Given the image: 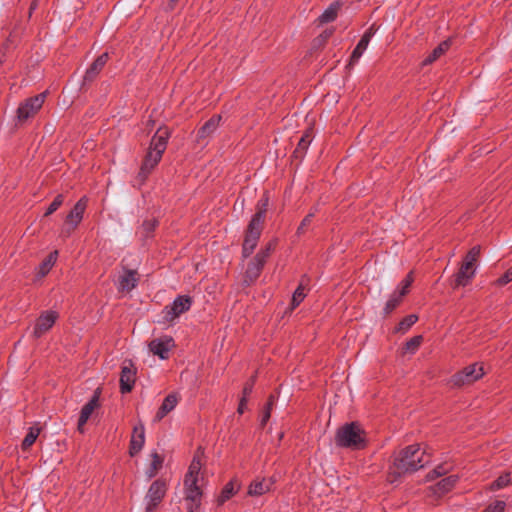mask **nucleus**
Instances as JSON below:
<instances>
[{"mask_svg":"<svg viewBox=\"0 0 512 512\" xmlns=\"http://www.w3.org/2000/svg\"><path fill=\"white\" fill-rule=\"evenodd\" d=\"M431 461L430 454L419 445H411L399 452L393 461V473L400 476L423 468Z\"/></svg>","mask_w":512,"mask_h":512,"instance_id":"f257e3e1","label":"nucleus"},{"mask_svg":"<svg viewBox=\"0 0 512 512\" xmlns=\"http://www.w3.org/2000/svg\"><path fill=\"white\" fill-rule=\"evenodd\" d=\"M367 442L365 431L355 422L347 423L340 427L335 435V443L338 447L349 449H362Z\"/></svg>","mask_w":512,"mask_h":512,"instance_id":"f03ea898","label":"nucleus"},{"mask_svg":"<svg viewBox=\"0 0 512 512\" xmlns=\"http://www.w3.org/2000/svg\"><path fill=\"white\" fill-rule=\"evenodd\" d=\"M170 132L168 129L159 128L153 136L149 151L141 166V175L146 176L158 164L162 158V154L166 150Z\"/></svg>","mask_w":512,"mask_h":512,"instance_id":"7ed1b4c3","label":"nucleus"},{"mask_svg":"<svg viewBox=\"0 0 512 512\" xmlns=\"http://www.w3.org/2000/svg\"><path fill=\"white\" fill-rule=\"evenodd\" d=\"M192 305V298L187 295H179L174 301L164 307L162 317L165 322H172L181 314L188 311Z\"/></svg>","mask_w":512,"mask_h":512,"instance_id":"20e7f679","label":"nucleus"},{"mask_svg":"<svg viewBox=\"0 0 512 512\" xmlns=\"http://www.w3.org/2000/svg\"><path fill=\"white\" fill-rule=\"evenodd\" d=\"M47 92H42L34 97L26 99L17 109L18 121L24 122L33 117L43 106Z\"/></svg>","mask_w":512,"mask_h":512,"instance_id":"39448f33","label":"nucleus"},{"mask_svg":"<svg viewBox=\"0 0 512 512\" xmlns=\"http://www.w3.org/2000/svg\"><path fill=\"white\" fill-rule=\"evenodd\" d=\"M87 206V199L85 197L81 198L71 211L68 213L65 225L62 229V236L68 237L72 231L79 225V223L83 219V215Z\"/></svg>","mask_w":512,"mask_h":512,"instance_id":"423d86ee","label":"nucleus"},{"mask_svg":"<svg viewBox=\"0 0 512 512\" xmlns=\"http://www.w3.org/2000/svg\"><path fill=\"white\" fill-rule=\"evenodd\" d=\"M167 491L166 482L164 480H155L145 496L146 511L153 512V510L160 504Z\"/></svg>","mask_w":512,"mask_h":512,"instance_id":"0eeeda50","label":"nucleus"},{"mask_svg":"<svg viewBox=\"0 0 512 512\" xmlns=\"http://www.w3.org/2000/svg\"><path fill=\"white\" fill-rule=\"evenodd\" d=\"M483 374V367L474 363L452 376L451 382L455 386H463L477 381L483 376Z\"/></svg>","mask_w":512,"mask_h":512,"instance_id":"6e6552de","label":"nucleus"},{"mask_svg":"<svg viewBox=\"0 0 512 512\" xmlns=\"http://www.w3.org/2000/svg\"><path fill=\"white\" fill-rule=\"evenodd\" d=\"M57 319L58 313L56 311L48 310L42 312L34 325L32 332L33 337L40 338L43 334L52 328Z\"/></svg>","mask_w":512,"mask_h":512,"instance_id":"1a4fd4ad","label":"nucleus"},{"mask_svg":"<svg viewBox=\"0 0 512 512\" xmlns=\"http://www.w3.org/2000/svg\"><path fill=\"white\" fill-rule=\"evenodd\" d=\"M185 501L187 502V512H199L201 505L202 491L198 482L189 485L184 481Z\"/></svg>","mask_w":512,"mask_h":512,"instance_id":"9d476101","label":"nucleus"},{"mask_svg":"<svg viewBox=\"0 0 512 512\" xmlns=\"http://www.w3.org/2000/svg\"><path fill=\"white\" fill-rule=\"evenodd\" d=\"M174 346V340L170 336H164L161 338H157L152 340L149 343V349L154 354L159 356L160 359H167L169 356V352Z\"/></svg>","mask_w":512,"mask_h":512,"instance_id":"9b49d317","label":"nucleus"},{"mask_svg":"<svg viewBox=\"0 0 512 512\" xmlns=\"http://www.w3.org/2000/svg\"><path fill=\"white\" fill-rule=\"evenodd\" d=\"M477 267L471 266L469 263H462L459 271L455 274L452 287L457 289L459 287L467 286L476 274Z\"/></svg>","mask_w":512,"mask_h":512,"instance_id":"f8f14e48","label":"nucleus"},{"mask_svg":"<svg viewBox=\"0 0 512 512\" xmlns=\"http://www.w3.org/2000/svg\"><path fill=\"white\" fill-rule=\"evenodd\" d=\"M99 397L100 393L98 390H96L91 397V399L82 407L80 416L78 419V431L80 433L84 432V426L87 423L88 419L92 415L93 411L98 407L99 405Z\"/></svg>","mask_w":512,"mask_h":512,"instance_id":"ddd939ff","label":"nucleus"},{"mask_svg":"<svg viewBox=\"0 0 512 512\" xmlns=\"http://www.w3.org/2000/svg\"><path fill=\"white\" fill-rule=\"evenodd\" d=\"M145 443V428L143 424L134 426L129 453L131 456H135L141 451Z\"/></svg>","mask_w":512,"mask_h":512,"instance_id":"4468645a","label":"nucleus"},{"mask_svg":"<svg viewBox=\"0 0 512 512\" xmlns=\"http://www.w3.org/2000/svg\"><path fill=\"white\" fill-rule=\"evenodd\" d=\"M138 277L135 270H124L119 276L117 285L120 291L129 292L137 286Z\"/></svg>","mask_w":512,"mask_h":512,"instance_id":"2eb2a0df","label":"nucleus"},{"mask_svg":"<svg viewBox=\"0 0 512 512\" xmlns=\"http://www.w3.org/2000/svg\"><path fill=\"white\" fill-rule=\"evenodd\" d=\"M274 484V480L272 478H263V479H257L254 480L250 485L248 489V494L250 496H261L267 492H269L272 489V486Z\"/></svg>","mask_w":512,"mask_h":512,"instance_id":"dca6fc26","label":"nucleus"},{"mask_svg":"<svg viewBox=\"0 0 512 512\" xmlns=\"http://www.w3.org/2000/svg\"><path fill=\"white\" fill-rule=\"evenodd\" d=\"M221 121V116H213L210 118L199 130L197 133V140L200 143L202 140L207 139L217 130L219 123Z\"/></svg>","mask_w":512,"mask_h":512,"instance_id":"f3484780","label":"nucleus"},{"mask_svg":"<svg viewBox=\"0 0 512 512\" xmlns=\"http://www.w3.org/2000/svg\"><path fill=\"white\" fill-rule=\"evenodd\" d=\"M135 383V371L131 368V365H124L120 375L121 392L128 393L132 390Z\"/></svg>","mask_w":512,"mask_h":512,"instance_id":"a211bd4d","label":"nucleus"},{"mask_svg":"<svg viewBox=\"0 0 512 512\" xmlns=\"http://www.w3.org/2000/svg\"><path fill=\"white\" fill-rule=\"evenodd\" d=\"M458 481L457 475H450L445 478H442L438 481L434 486L431 487L432 492L436 496H441L447 492H449Z\"/></svg>","mask_w":512,"mask_h":512,"instance_id":"6ab92c4d","label":"nucleus"},{"mask_svg":"<svg viewBox=\"0 0 512 512\" xmlns=\"http://www.w3.org/2000/svg\"><path fill=\"white\" fill-rule=\"evenodd\" d=\"M108 60V53L101 54L87 69L84 75V82L92 81L103 69Z\"/></svg>","mask_w":512,"mask_h":512,"instance_id":"aec40b11","label":"nucleus"},{"mask_svg":"<svg viewBox=\"0 0 512 512\" xmlns=\"http://www.w3.org/2000/svg\"><path fill=\"white\" fill-rule=\"evenodd\" d=\"M178 403V396L175 393H171L168 396L165 397L163 400L162 405L158 409L156 415H155V421L162 420L169 412L174 410Z\"/></svg>","mask_w":512,"mask_h":512,"instance_id":"412c9836","label":"nucleus"},{"mask_svg":"<svg viewBox=\"0 0 512 512\" xmlns=\"http://www.w3.org/2000/svg\"><path fill=\"white\" fill-rule=\"evenodd\" d=\"M263 267L264 265L262 263H258V260L253 258L247 266L245 281L249 283L254 282L259 277Z\"/></svg>","mask_w":512,"mask_h":512,"instance_id":"4be33fe9","label":"nucleus"},{"mask_svg":"<svg viewBox=\"0 0 512 512\" xmlns=\"http://www.w3.org/2000/svg\"><path fill=\"white\" fill-rule=\"evenodd\" d=\"M340 7L341 5L338 1L331 3L319 16V21L321 23H330L334 21L338 15Z\"/></svg>","mask_w":512,"mask_h":512,"instance_id":"5701e85b","label":"nucleus"},{"mask_svg":"<svg viewBox=\"0 0 512 512\" xmlns=\"http://www.w3.org/2000/svg\"><path fill=\"white\" fill-rule=\"evenodd\" d=\"M58 257V251L51 252L47 258H45L42 263L38 267L37 275L39 277H44L49 273L51 268L54 266Z\"/></svg>","mask_w":512,"mask_h":512,"instance_id":"b1692460","label":"nucleus"},{"mask_svg":"<svg viewBox=\"0 0 512 512\" xmlns=\"http://www.w3.org/2000/svg\"><path fill=\"white\" fill-rule=\"evenodd\" d=\"M268 197L264 195L257 203L256 206V213L252 217V221H255L256 223H263L265 221V216L267 212L268 207Z\"/></svg>","mask_w":512,"mask_h":512,"instance_id":"393cba45","label":"nucleus"},{"mask_svg":"<svg viewBox=\"0 0 512 512\" xmlns=\"http://www.w3.org/2000/svg\"><path fill=\"white\" fill-rule=\"evenodd\" d=\"M151 457L152 461L145 472L148 479H152L156 475L157 471L162 468L164 461L163 457L160 456L156 451L151 453Z\"/></svg>","mask_w":512,"mask_h":512,"instance_id":"a878e982","label":"nucleus"},{"mask_svg":"<svg viewBox=\"0 0 512 512\" xmlns=\"http://www.w3.org/2000/svg\"><path fill=\"white\" fill-rule=\"evenodd\" d=\"M201 469V463L198 459L194 458L189 466L188 472L185 476L184 481L189 485H192L194 482H198L199 474Z\"/></svg>","mask_w":512,"mask_h":512,"instance_id":"bb28decb","label":"nucleus"},{"mask_svg":"<svg viewBox=\"0 0 512 512\" xmlns=\"http://www.w3.org/2000/svg\"><path fill=\"white\" fill-rule=\"evenodd\" d=\"M403 293H398L397 291H394L388 298V300L385 303V306L383 308V312L385 315L390 314L402 301Z\"/></svg>","mask_w":512,"mask_h":512,"instance_id":"cd10ccee","label":"nucleus"},{"mask_svg":"<svg viewBox=\"0 0 512 512\" xmlns=\"http://www.w3.org/2000/svg\"><path fill=\"white\" fill-rule=\"evenodd\" d=\"M262 230L263 223H256L255 221L251 220L248 224L245 238L258 241L261 236Z\"/></svg>","mask_w":512,"mask_h":512,"instance_id":"c85d7f7f","label":"nucleus"},{"mask_svg":"<svg viewBox=\"0 0 512 512\" xmlns=\"http://www.w3.org/2000/svg\"><path fill=\"white\" fill-rule=\"evenodd\" d=\"M41 429L39 427H30L27 435L22 441V449L26 450L30 448L38 438Z\"/></svg>","mask_w":512,"mask_h":512,"instance_id":"c756f323","label":"nucleus"},{"mask_svg":"<svg viewBox=\"0 0 512 512\" xmlns=\"http://www.w3.org/2000/svg\"><path fill=\"white\" fill-rule=\"evenodd\" d=\"M235 494V488H234V484L232 481H230L229 483H227L220 495L218 496L217 498V503L218 505H223L227 500H229L233 495Z\"/></svg>","mask_w":512,"mask_h":512,"instance_id":"7c9ffc66","label":"nucleus"},{"mask_svg":"<svg viewBox=\"0 0 512 512\" xmlns=\"http://www.w3.org/2000/svg\"><path fill=\"white\" fill-rule=\"evenodd\" d=\"M512 483V472H506L500 475L492 484V490L502 489Z\"/></svg>","mask_w":512,"mask_h":512,"instance_id":"2f4dec72","label":"nucleus"},{"mask_svg":"<svg viewBox=\"0 0 512 512\" xmlns=\"http://www.w3.org/2000/svg\"><path fill=\"white\" fill-rule=\"evenodd\" d=\"M274 243L270 242L268 243L264 248L259 250L257 254L255 255V259L258 260V263H262L265 265L267 259L269 258L270 254L274 250Z\"/></svg>","mask_w":512,"mask_h":512,"instance_id":"473e14b6","label":"nucleus"},{"mask_svg":"<svg viewBox=\"0 0 512 512\" xmlns=\"http://www.w3.org/2000/svg\"><path fill=\"white\" fill-rule=\"evenodd\" d=\"M418 320V317L417 315L415 314H410L408 316H406L399 324L398 326L396 327V331L397 332H406L409 330V328L411 326H413Z\"/></svg>","mask_w":512,"mask_h":512,"instance_id":"72a5a7b5","label":"nucleus"},{"mask_svg":"<svg viewBox=\"0 0 512 512\" xmlns=\"http://www.w3.org/2000/svg\"><path fill=\"white\" fill-rule=\"evenodd\" d=\"M422 336H414L406 342L404 346V352L414 354L422 343Z\"/></svg>","mask_w":512,"mask_h":512,"instance_id":"f704fd0d","label":"nucleus"},{"mask_svg":"<svg viewBox=\"0 0 512 512\" xmlns=\"http://www.w3.org/2000/svg\"><path fill=\"white\" fill-rule=\"evenodd\" d=\"M367 47L368 46L359 41L354 50L352 51L349 64L353 65L357 63L361 56L363 55V53L365 52V50L367 49Z\"/></svg>","mask_w":512,"mask_h":512,"instance_id":"c9c22d12","label":"nucleus"},{"mask_svg":"<svg viewBox=\"0 0 512 512\" xmlns=\"http://www.w3.org/2000/svg\"><path fill=\"white\" fill-rule=\"evenodd\" d=\"M305 298L304 294V279L301 281L298 288L295 290L292 296V306L297 307Z\"/></svg>","mask_w":512,"mask_h":512,"instance_id":"e433bc0d","label":"nucleus"},{"mask_svg":"<svg viewBox=\"0 0 512 512\" xmlns=\"http://www.w3.org/2000/svg\"><path fill=\"white\" fill-rule=\"evenodd\" d=\"M481 248L480 246H474L472 247L469 252L467 253L464 263H469L471 266H476V262L478 259V256L480 255Z\"/></svg>","mask_w":512,"mask_h":512,"instance_id":"4c0bfd02","label":"nucleus"},{"mask_svg":"<svg viewBox=\"0 0 512 512\" xmlns=\"http://www.w3.org/2000/svg\"><path fill=\"white\" fill-rule=\"evenodd\" d=\"M413 282V277H412V273H409L399 284V286L396 288L395 291H397L398 293H403V296H405L408 291H409V288L411 286Z\"/></svg>","mask_w":512,"mask_h":512,"instance_id":"58836bf2","label":"nucleus"},{"mask_svg":"<svg viewBox=\"0 0 512 512\" xmlns=\"http://www.w3.org/2000/svg\"><path fill=\"white\" fill-rule=\"evenodd\" d=\"M316 212H317L316 208L312 209L308 213V215H306V217L301 221L300 225L297 228V232H296L297 235H301V234L304 233L306 227L311 223V221H312L313 217L315 216Z\"/></svg>","mask_w":512,"mask_h":512,"instance_id":"ea45409f","label":"nucleus"},{"mask_svg":"<svg viewBox=\"0 0 512 512\" xmlns=\"http://www.w3.org/2000/svg\"><path fill=\"white\" fill-rule=\"evenodd\" d=\"M258 241L251 239H244L242 253L244 257H249L257 246Z\"/></svg>","mask_w":512,"mask_h":512,"instance_id":"a19ab883","label":"nucleus"},{"mask_svg":"<svg viewBox=\"0 0 512 512\" xmlns=\"http://www.w3.org/2000/svg\"><path fill=\"white\" fill-rule=\"evenodd\" d=\"M63 200V195H57L55 199L52 201V203L48 206L45 212V216L53 214L63 204Z\"/></svg>","mask_w":512,"mask_h":512,"instance_id":"79ce46f5","label":"nucleus"},{"mask_svg":"<svg viewBox=\"0 0 512 512\" xmlns=\"http://www.w3.org/2000/svg\"><path fill=\"white\" fill-rule=\"evenodd\" d=\"M272 404H273V396H270L267 406L265 407V409L262 413V416H261L260 423L262 426H264L270 418Z\"/></svg>","mask_w":512,"mask_h":512,"instance_id":"37998d69","label":"nucleus"},{"mask_svg":"<svg viewBox=\"0 0 512 512\" xmlns=\"http://www.w3.org/2000/svg\"><path fill=\"white\" fill-rule=\"evenodd\" d=\"M506 503L504 501H495L489 505L485 512H504Z\"/></svg>","mask_w":512,"mask_h":512,"instance_id":"c03bdc74","label":"nucleus"},{"mask_svg":"<svg viewBox=\"0 0 512 512\" xmlns=\"http://www.w3.org/2000/svg\"><path fill=\"white\" fill-rule=\"evenodd\" d=\"M448 471V468H446L444 465H438L432 472L428 474V479L432 480L436 477H441L444 474H446Z\"/></svg>","mask_w":512,"mask_h":512,"instance_id":"a18cd8bd","label":"nucleus"},{"mask_svg":"<svg viewBox=\"0 0 512 512\" xmlns=\"http://www.w3.org/2000/svg\"><path fill=\"white\" fill-rule=\"evenodd\" d=\"M310 142H311V139H310V137H309V135H308V134H306V135L302 136V137H301V139L299 140V143H298V147H297V149H296V152H297V153H298V152H300V151H301V152H305V151L307 150V148H308V146H309Z\"/></svg>","mask_w":512,"mask_h":512,"instance_id":"49530a36","label":"nucleus"},{"mask_svg":"<svg viewBox=\"0 0 512 512\" xmlns=\"http://www.w3.org/2000/svg\"><path fill=\"white\" fill-rule=\"evenodd\" d=\"M441 52H439L438 48H435L423 61V65H430L434 61H436L440 56Z\"/></svg>","mask_w":512,"mask_h":512,"instance_id":"de8ad7c7","label":"nucleus"},{"mask_svg":"<svg viewBox=\"0 0 512 512\" xmlns=\"http://www.w3.org/2000/svg\"><path fill=\"white\" fill-rule=\"evenodd\" d=\"M512 281V269L506 271L500 278L497 279L496 284L498 286H504Z\"/></svg>","mask_w":512,"mask_h":512,"instance_id":"09e8293b","label":"nucleus"},{"mask_svg":"<svg viewBox=\"0 0 512 512\" xmlns=\"http://www.w3.org/2000/svg\"><path fill=\"white\" fill-rule=\"evenodd\" d=\"M157 225V221L155 219L146 220L143 223V228L147 231V233H150L154 230V228Z\"/></svg>","mask_w":512,"mask_h":512,"instance_id":"8fccbe9b","label":"nucleus"},{"mask_svg":"<svg viewBox=\"0 0 512 512\" xmlns=\"http://www.w3.org/2000/svg\"><path fill=\"white\" fill-rule=\"evenodd\" d=\"M450 45H451V40L447 39V40L441 42L436 48H438L439 52H441V54L443 55L449 49Z\"/></svg>","mask_w":512,"mask_h":512,"instance_id":"3c124183","label":"nucleus"},{"mask_svg":"<svg viewBox=\"0 0 512 512\" xmlns=\"http://www.w3.org/2000/svg\"><path fill=\"white\" fill-rule=\"evenodd\" d=\"M247 399L245 397H242L240 400L239 406H238V413L242 414L246 408Z\"/></svg>","mask_w":512,"mask_h":512,"instance_id":"603ef678","label":"nucleus"},{"mask_svg":"<svg viewBox=\"0 0 512 512\" xmlns=\"http://www.w3.org/2000/svg\"><path fill=\"white\" fill-rule=\"evenodd\" d=\"M252 389H253V383L251 384H246V386L244 387L243 389V394L246 399L247 397L250 395V393L252 392Z\"/></svg>","mask_w":512,"mask_h":512,"instance_id":"864d4df0","label":"nucleus"},{"mask_svg":"<svg viewBox=\"0 0 512 512\" xmlns=\"http://www.w3.org/2000/svg\"><path fill=\"white\" fill-rule=\"evenodd\" d=\"M370 38H367V36H362L361 39H360V42H362L363 44H365L366 46L369 45V42H370Z\"/></svg>","mask_w":512,"mask_h":512,"instance_id":"5fc2aeb1","label":"nucleus"},{"mask_svg":"<svg viewBox=\"0 0 512 512\" xmlns=\"http://www.w3.org/2000/svg\"><path fill=\"white\" fill-rule=\"evenodd\" d=\"M374 32L372 30V28H369L365 33H364V36H367V38H370L373 36Z\"/></svg>","mask_w":512,"mask_h":512,"instance_id":"6e6d98bb","label":"nucleus"},{"mask_svg":"<svg viewBox=\"0 0 512 512\" xmlns=\"http://www.w3.org/2000/svg\"><path fill=\"white\" fill-rule=\"evenodd\" d=\"M171 2H176L177 0H170Z\"/></svg>","mask_w":512,"mask_h":512,"instance_id":"4d7b16f0","label":"nucleus"}]
</instances>
